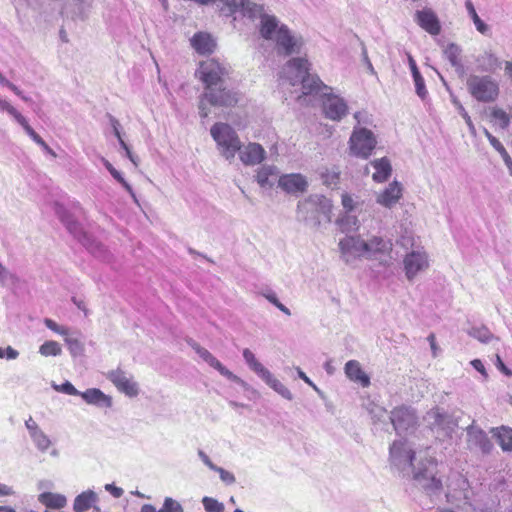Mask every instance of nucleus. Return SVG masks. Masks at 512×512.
Instances as JSON below:
<instances>
[{
	"label": "nucleus",
	"mask_w": 512,
	"mask_h": 512,
	"mask_svg": "<svg viewBox=\"0 0 512 512\" xmlns=\"http://www.w3.org/2000/svg\"><path fill=\"white\" fill-rule=\"evenodd\" d=\"M111 125L113 127L114 135L117 137L121 147L126 151V154H127L128 158L132 162H134L132 153H131L128 145L126 144V142L123 140V138L121 136V133H120V130H119V127H120L119 121L117 119H115L114 117H111Z\"/></svg>",
	"instance_id": "43"
},
{
	"label": "nucleus",
	"mask_w": 512,
	"mask_h": 512,
	"mask_svg": "<svg viewBox=\"0 0 512 512\" xmlns=\"http://www.w3.org/2000/svg\"><path fill=\"white\" fill-rule=\"evenodd\" d=\"M370 164L375 170L374 173L372 174V178L374 181L382 183L390 177L392 167L388 158L383 157L380 159H376L372 161Z\"/></svg>",
	"instance_id": "28"
},
{
	"label": "nucleus",
	"mask_w": 512,
	"mask_h": 512,
	"mask_svg": "<svg viewBox=\"0 0 512 512\" xmlns=\"http://www.w3.org/2000/svg\"><path fill=\"white\" fill-rule=\"evenodd\" d=\"M210 133L221 155L227 160L234 159L241 148V141L236 131L229 124L219 122L211 127Z\"/></svg>",
	"instance_id": "4"
},
{
	"label": "nucleus",
	"mask_w": 512,
	"mask_h": 512,
	"mask_svg": "<svg viewBox=\"0 0 512 512\" xmlns=\"http://www.w3.org/2000/svg\"><path fill=\"white\" fill-rule=\"evenodd\" d=\"M389 420L398 435L413 432L418 425V417L414 409L409 406L394 408Z\"/></svg>",
	"instance_id": "10"
},
{
	"label": "nucleus",
	"mask_w": 512,
	"mask_h": 512,
	"mask_svg": "<svg viewBox=\"0 0 512 512\" xmlns=\"http://www.w3.org/2000/svg\"><path fill=\"white\" fill-rule=\"evenodd\" d=\"M0 84L7 86L11 91H13L17 96H20L23 100H27V98L22 95L21 90L12 82L8 81L1 73Z\"/></svg>",
	"instance_id": "52"
},
{
	"label": "nucleus",
	"mask_w": 512,
	"mask_h": 512,
	"mask_svg": "<svg viewBox=\"0 0 512 512\" xmlns=\"http://www.w3.org/2000/svg\"><path fill=\"white\" fill-rule=\"evenodd\" d=\"M402 197V186L398 181L391 182L383 191L377 194L376 202L385 207L392 208Z\"/></svg>",
	"instance_id": "18"
},
{
	"label": "nucleus",
	"mask_w": 512,
	"mask_h": 512,
	"mask_svg": "<svg viewBox=\"0 0 512 512\" xmlns=\"http://www.w3.org/2000/svg\"><path fill=\"white\" fill-rule=\"evenodd\" d=\"M108 379L115 387L129 397H135L139 393L138 385L128 377L121 369L112 370L108 373Z\"/></svg>",
	"instance_id": "16"
},
{
	"label": "nucleus",
	"mask_w": 512,
	"mask_h": 512,
	"mask_svg": "<svg viewBox=\"0 0 512 512\" xmlns=\"http://www.w3.org/2000/svg\"><path fill=\"white\" fill-rule=\"evenodd\" d=\"M310 63L305 58H293L284 68L286 78L291 85L302 84L303 94L308 95L318 91V84L310 79Z\"/></svg>",
	"instance_id": "5"
},
{
	"label": "nucleus",
	"mask_w": 512,
	"mask_h": 512,
	"mask_svg": "<svg viewBox=\"0 0 512 512\" xmlns=\"http://www.w3.org/2000/svg\"><path fill=\"white\" fill-rule=\"evenodd\" d=\"M44 324L51 331L64 337V342L72 356H78L83 353L84 346L82 342L77 337L70 335L68 327L59 325L50 318L44 319Z\"/></svg>",
	"instance_id": "12"
},
{
	"label": "nucleus",
	"mask_w": 512,
	"mask_h": 512,
	"mask_svg": "<svg viewBox=\"0 0 512 512\" xmlns=\"http://www.w3.org/2000/svg\"><path fill=\"white\" fill-rule=\"evenodd\" d=\"M105 489L115 498H120L124 493L122 488L117 487L114 484H106Z\"/></svg>",
	"instance_id": "57"
},
{
	"label": "nucleus",
	"mask_w": 512,
	"mask_h": 512,
	"mask_svg": "<svg viewBox=\"0 0 512 512\" xmlns=\"http://www.w3.org/2000/svg\"><path fill=\"white\" fill-rule=\"evenodd\" d=\"M193 349L196 353L211 367L216 369L222 376L236 381L238 377L228 370L216 357H214L207 349L201 347L198 344H194Z\"/></svg>",
	"instance_id": "21"
},
{
	"label": "nucleus",
	"mask_w": 512,
	"mask_h": 512,
	"mask_svg": "<svg viewBox=\"0 0 512 512\" xmlns=\"http://www.w3.org/2000/svg\"><path fill=\"white\" fill-rule=\"evenodd\" d=\"M415 452L407 440H395L389 449V463L392 469L405 475L413 468V479L430 496H438L443 489L442 481L436 476L437 464L430 458L426 463L413 466Z\"/></svg>",
	"instance_id": "1"
},
{
	"label": "nucleus",
	"mask_w": 512,
	"mask_h": 512,
	"mask_svg": "<svg viewBox=\"0 0 512 512\" xmlns=\"http://www.w3.org/2000/svg\"><path fill=\"white\" fill-rule=\"evenodd\" d=\"M446 501L451 507L438 508L437 512H476L481 510L473 498L468 481L458 473H453L446 484Z\"/></svg>",
	"instance_id": "3"
},
{
	"label": "nucleus",
	"mask_w": 512,
	"mask_h": 512,
	"mask_svg": "<svg viewBox=\"0 0 512 512\" xmlns=\"http://www.w3.org/2000/svg\"><path fill=\"white\" fill-rule=\"evenodd\" d=\"M278 186L287 194L297 195L306 192L308 182L299 173L283 174L278 179Z\"/></svg>",
	"instance_id": "15"
},
{
	"label": "nucleus",
	"mask_w": 512,
	"mask_h": 512,
	"mask_svg": "<svg viewBox=\"0 0 512 512\" xmlns=\"http://www.w3.org/2000/svg\"><path fill=\"white\" fill-rule=\"evenodd\" d=\"M466 85L470 95L478 102H494L499 96V84L489 75H470Z\"/></svg>",
	"instance_id": "6"
},
{
	"label": "nucleus",
	"mask_w": 512,
	"mask_h": 512,
	"mask_svg": "<svg viewBox=\"0 0 512 512\" xmlns=\"http://www.w3.org/2000/svg\"><path fill=\"white\" fill-rule=\"evenodd\" d=\"M491 117L493 124L501 129H506L510 124L509 115L501 108L493 107L491 109Z\"/></svg>",
	"instance_id": "36"
},
{
	"label": "nucleus",
	"mask_w": 512,
	"mask_h": 512,
	"mask_svg": "<svg viewBox=\"0 0 512 512\" xmlns=\"http://www.w3.org/2000/svg\"><path fill=\"white\" fill-rule=\"evenodd\" d=\"M61 220L65 223V225L67 226V228L69 229L70 232L77 233L78 228H79V225L77 222L70 221V220L66 219L64 216H61Z\"/></svg>",
	"instance_id": "60"
},
{
	"label": "nucleus",
	"mask_w": 512,
	"mask_h": 512,
	"mask_svg": "<svg viewBox=\"0 0 512 512\" xmlns=\"http://www.w3.org/2000/svg\"><path fill=\"white\" fill-rule=\"evenodd\" d=\"M496 367L505 375L512 376V371L506 367V365L503 363L501 357L499 355H496Z\"/></svg>",
	"instance_id": "58"
},
{
	"label": "nucleus",
	"mask_w": 512,
	"mask_h": 512,
	"mask_svg": "<svg viewBox=\"0 0 512 512\" xmlns=\"http://www.w3.org/2000/svg\"><path fill=\"white\" fill-rule=\"evenodd\" d=\"M106 168L109 170L111 175L116 179L119 183L123 184L125 187H129L125 179L122 177L119 171H117L109 162L106 163Z\"/></svg>",
	"instance_id": "55"
},
{
	"label": "nucleus",
	"mask_w": 512,
	"mask_h": 512,
	"mask_svg": "<svg viewBox=\"0 0 512 512\" xmlns=\"http://www.w3.org/2000/svg\"><path fill=\"white\" fill-rule=\"evenodd\" d=\"M274 41L276 43L277 53L284 56L299 52L301 47V42L292 36L288 28L284 25L280 26L277 30V36Z\"/></svg>",
	"instance_id": "13"
},
{
	"label": "nucleus",
	"mask_w": 512,
	"mask_h": 512,
	"mask_svg": "<svg viewBox=\"0 0 512 512\" xmlns=\"http://www.w3.org/2000/svg\"><path fill=\"white\" fill-rule=\"evenodd\" d=\"M362 56H363V60H364V62L366 64V67H367L368 71L371 74H375L374 67H373V65H372V63H371V61H370V59L368 57V54H367V51H366L365 48H363V50H362Z\"/></svg>",
	"instance_id": "61"
},
{
	"label": "nucleus",
	"mask_w": 512,
	"mask_h": 512,
	"mask_svg": "<svg viewBox=\"0 0 512 512\" xmlns=\"http://www.w3.org/2000/svg\"><path fill=\"white\" fill-rule=\"evenodd\" d=\"M504 66L505 75L510 79L512 83V61H505Z\"/></svg>",
	"instance_id": "64"
},
{
	"label": "nucleus",
	"mask_w": 512,
	"mask_h": 512,
	"mask_svg": "<svg viewBox=\"0 0 512 512\" xmlns=\"http://www.w3.org/2000/svg\"><path fill=\"white\" fill-rule=\"evenodd\" d=\"M493 431L501 448L504 451H512V428L502 426Z\"/></svg>",
	"instance_id": "33"
},
{
	"label": "nucleus",
	"mask_w": 512,
	"mask_h": 512,
	"mask_svg": "<svg viewBox=\"0 0 512 512\" xmlns=\"http://www.w3.org/2000/svg\"><path fill=\"white\" fill-rule=\"evenodd\" d=\"M363 407L366 409L368 414L371 417L372 423L375 426H386L388 425L387 420L389 419L390 415H388L386 409L374 401L367 399L363 403Z\"/></svg>",
	"instance_id": "25"
},
{
	"label": "nucleus",
	"mask_w": 512,
	"mask_h": 512,
	"mask_svg": "<svg viewBox=\"0 0 512 512\" xmlns=\"http://www.w3.org/2000/svg\"><path fill=\"white\" fill-rule=\"evenodd\" d=\"M500 155H501L505 165L507 166L510 174L512 175V159H511V157L509 156V154L506 150L504 152H502Z\"/></svg>",
	"instance_id": "63"
},
{
	"label": "nucleus",
	"mask_w": 512,
	"mask_h": 512,
	"mask_svg": "<svg viewBox=\"0 0 512 512\" xmlns=\"http://www.w3.org/2000/svg\"><path fill=\"white\" fill-rule=\"evenodd\" d=\"M416 21L424 30L432 35L440 32V24L432 10H421L416 12Z\"/></svg>",
	"instance_id": "23"
},
{
	"label": "nucleus",
	"mask_w": 512,
	"mask_h": 512,
	"mask_svg": "<svg viewBox=\"0 0 512 512\" xmlns=\"http://www.w3.org/2000/svg\"><path fill=\"white\" fill-rule=\"evenodd\" d=\"M426 420L433 428L442 429L446 435H449L456 426L454 421L439 408L430 410L427 413Z\"/></svg>",
	"instance_id": "20"
},
{
	"label": "nucleus",
	"mask_w": 512,
	"mask_h": 512,
	"mask_svg": "<svg viewBox=\"0 0 512 512\" xmlns=\"http://www.w3.org/2000/svg\"><path fill=\"white\" fill-rule=\"evenodd\" d=\"M39 353L42 356H59L62 353V348L60 344L54 340H49L44 342L40 348Z\"/></svg>",
	"instance_id": "39"
},
{
	"label": "nucleus",
	"mask_w": 512,
	"mask_h": 512,
	"mask_svg": "<svg viewBox=\"0 0 512 512\" xmlns=\"http://www.w3.org/2000/svg\"><path fill=\"white\" fill-rule=\"evenodd\" d=\"M82 399L87 404H93V405H104L106 407H111L112 400L111 397L105 395L100 389L98 388H90L87 389L84 392H80V395Z\"/></svg>",
	"instance_id": "29"
},
{
	"label": "nucleus",
	"mask_w": 512,
	"mask_h": 512,
	"mask_svg": "<svg viewBox=\"0 0 512 512\" xmlns=\"http://www.w3.org/2000/svg\"><path fill=\"white\" fill-rule=\"evenodd\" d=\"M476 61L481 71L491 73L501 68L503 64L499 57L492 51H484L477 57Z\"/></svg>",
	"instance_id": "27"
},
{
	"label": "nucleus",
	"mask_w": 512,
	"mask_h": 512,
	"mask_svg": "<svg viewBox=\"0 0 512 512\" xmlns=\"http://www.w3.org/2000/svg\"><path fill=\"white\" fill-rule=\"evenodd\" d=\"M240 161L246 166H254L260 164L266 157L264 148L255 142H250L247 145H242L240 150L237 151Z\"/></svg>",
	"instance_id": "17"
},
{
	"label": "nucleus",
	"mask_w": 512,
	"mask_h": 512,
	"mask_svg": "<svg viewBox=\"0 0 512 512\" xmlns=\"http://www.w3.org/2000/svg\"><path fill=\"white\" fill-rule=\"evenodd\" d=\"M160 512H184L182 506L172 498L167 497L164 500L163 507Z\"/></svg>",
	"instance_id": "47"
},
{
	"label": "nucleus",
	"mask_w": 512,
	"mask_h": 512,
	"mask_svg": "<svg viewBox=\"0 0 512 512\" xmlns=\"http://www.w3.org/2000/svg\"><path fill=\"white\" fill-rule=\"evenodd\" d=\"M345 373L347 377L362 387L370 385V377L362 370L361 365L356 360H350L345 364Z\"/></svg>",
	"instance_id": "24"
},
{
	"label": "nucleus",
	"mask_w": 512,
	"mask_h": 512,
	"mask_svg": "<svg viewBox=\"0 0 512 512\" xmlns=\"http://www.w3.org/2000/svg\"><path fill=\"white\" fill-rule=\"evenodd\" d=\"M0 110L7 111L14 119L19 123L23 120L24 116H22L9 102L6 100L0 99Z\"/></svg>",
	"instance_id": "49"
},
{
	"label": "nucleus",
	"mask_w": 512,
	"mask_h": 512,
	"mask_svg": "<svg viewBox=\"0 0 512 512\" xmlns=\"http://www.w3.org/2000/svg\"><path fill=\"white\" fill-rule=\"evenodd\" d=\"M243 357L248 366L257 374L265 377L270 376V372L256 359L254 353L248 348L243 350Z\"/></svg>",
	"instance_id": "34"
},
{
	"label": "nucleus",
	"mask_w": 512,
	"mask_h": 512,
	"mask_svg": "<svg viewBox=\"0 0 512 512\" xmlns=\"http://www.w3.org/2000/svg\"><path fill=\"white\" fill-rule=\"evenodd\" d=\"M38 501L50 509H62L67 505V499L64 495L53 492L39 494Z\"/></svg>",
	"instance_id": "31"
},
{
	"label": "nucleus",
	"mask_w": 512,
	"mask_h": 512,
	"mask_svg": "<svg viewBox=\"0 0 512 512\" xmlns=\"http://www.w3.org/2000/svg\"><path fill=\"white\" fill-rule=\"evenodd\" d=\"M468 333L471 337L479 340L482 343H487L493 338L492 333L488 328L484 326L472 327Z\"/></svg>",
	"instance_id": "41"
},
{
	"label": "nucleus",
	"mask_w": 512,
	"mask_h": 512,
	"mask_svg": "<svg viewBox=\"0 0 512 512\" xmlns=\"http://www.w3.org/2000/svg\"><path fill=\"white\" fill-rule=\"evenodd\" d=\"M414 85H415V91L416 94L422 99L425 100L428 96V91L425 86L424 78L422 77L421 73L412 76Z\"/></svg>",
	"instance_id": "45"
},
{
	"label": "nucleus",
	"mask_w": 512,
	"mask_h": 512,
	"mask_svg": "<svg viewBox=\"0 0 512 512\" xmlns=\"http://www.w3.org/2000/svg\"><path fill=\"white\" fill-rule=\"evenodd\" d=\"M467 437V442L470 448H476L481 450L483 453H488L493 447L486 433L474 425L468 427Z\"/></svg>",
	"instance_id": "19"
},
{
	"label": "nucleus",
	"mask_w": 512,
	"mask_h": 512,
	"mask_svg": "<svg viewBox=\"0 0 512 512\" xmlns=\"http://www.w3.org/2000/svg\"><path fill=\"white\" fill-rule=\"evenodd\" d=\"M191 46L198 54L208 55L214 52L216 42L209 33L198 32L191 38Z\"/></svg>",
	"instance_id": "22"
},
{
	"label": "nucleus",
	"mask_w": 512,
	"mask_h": 512,
	"mask_svg": "<svg viewBox=\"0 0 512 512\" xmlns=\"http://www.w3.org/2000/svg\"><path fill=\"white\" fill-rule=\"evenodd\" d=\"M461 53V49L456 44H449L445 50L444 55L448 59V61L451 63L453 67H461V62L459 59Z\"/></svg>",
	"instance_id": "40"
},
{
	"label": "nucleus",
	"mask_w": 512,
	"mask_h": 512,
	"mask_svg": "<svg viewBox=\"0 0 512 512\" xmlns=\"http://www.w3.org/2000/svg\"><path fill=\"white\" fill-rule=\"evenodd\" d=\"M32 438L37 443V445L42 449H46L50 445V440L46 437V435L42 431L33 432Z\"/></svg>",
	"instance_id": "50"
},
{
	"label": "nucleus",
	"mask_w": 512,
	"mask_h": 512,
	"mask_svg": "<svg viewBox=\"0 0 512 512\" xmlns=\"http://www.w3.org/2000/svg\"><path fill=\"white\" fill-rule=\"evenodd\" d=\"M56 389L60 392L68 394V395H73V396L80 395V392L68 381L63 383L61 386L57 387Z\"/></svg>",
	"instance_id": "53"
},
{
	"label": "nucleus",
	"mask_w": 512,
	"mask_h": 512,
	"mask_svg": "<svg viewBox=\"0 0 512 512\" xmlns=\"http://www.w3.org/2000/svg\"><path fill=\"white\" fill-rule=\"evenodd\" d=\"M202 503L206 512H224V505L212 497H204Z\"/></svg>",
	"instance_id": "44"
},
{
	"label": "nucleus",
	"mask_w": 512,
	"mask_h": 512,
	"mask_svg": "<svg viewBox=\"0 0 512 512\" xmlns=\"http://www.w3.org/2000/svg\"><path fill=\"white\" fill-rule=\"evenodd\" d=\"M354 119L356 120L355 126L367 127L372 124V116L366 111H358L354 113Z\"/></svg>",
	"instance_id": "46"
},
{
	"label": "nucleus",
	"mask_w": 512,
	"mask_h": 512,
	"mask_svg": "<svg viewBox=\"0 0 512 512\" xmlns=\"http://www.w3.org/2000/svg\"><path fill=\"white\" fill-rule=\"evenodd\" d=\"M342 205L346 209L347 212H351L355 208V201L350 195L343 194L342 195Z\"/></svg>",
	"instance_id": "56"
},
{
	"label": "nucleus",
	"mask_w": 512,
	"mask_h": 512,
	"mask_svg": "<svg viewBox=\"0 0 512 512\" xmlns=\"http://www.w3.org/2000/svg\"><path fill=\"white\" fill-rule=\"evenodd\" d=\"M465 7L467 9V12L469 14V16L471 17V19L473 20V23L476 27V29L482 33V34H485L487 31H488V25L485 24L481 19L480 17L478 16L476 10H475V7L473 5V3L471 2V0H467L465 2Z\"/></svg>",
	"instance_id": "37"
},
{
	"label": "nucleus",
	"mask_w": 512,
	"mask_h": 512,
	"mask_svg": "<svg viewBox=\"0 0 512 512\" xmlns=\"http://www.w3.org/2000/svg\"><path fill=\"white\" fill-rule=\"evenodd\" d=\"M280 28L278 21L274 16L263 15L260 21L259 32L262 38L274 40L277 36V30Z\"/></svg>",
	"instance_id": "30"
},
{
	"label": "nucleus",
	"mask_w": 512,
	"mask_h": 512,
	"mask_svg": "<svg viewBox=\"0 0 512 512\" xmlns=\"http://www.w3.org/2000/svg\"><path fill=\"white\" fill-rule=\"evenodd\" d=\"M18 355V351L13 349L11 346L0 348V358L6 357L7 359H16Z\"/></svg>",
	"instance_id": "54"
},
{
	"label": "nucleus",
	"mask_w": 512,
	"mask_h": 512,
	"mask_svg": "<svg viewBox=\"0 0 512 512\" xmlns=\"http://www.w3.org/2000/svg\"><path fill=\"white\" fill-rule=\"evenodd\" d=\"M223 2L227 7H229L231 12H236L238 10H242L245 7H248L250 5V2L248 0H220Z\"/></svg>",
	"instance_id": "48"
},
{
	"label": "nucleus",
	"mask_w": 512,
	"mask_h": 512,
	"mask_svg": "<svg viewBox=\"0 0 512 512\" xmlns=\"http://www.w3.org/2000/svg\"><path fill=\"white\" fill-rule=\"evenodd\" d=\"M348 144L351 155L367 159L376 148L377 137L367 127L354 126Z\"/></svg>",
	"instance_id": "7"
},
{
	"label": "nucleus",
	"mask_w": 512,
	"mask_h": 512,
	"mask_svg": "<svg viewBox=\"0 0 512 512\" xmlns=\"http://www.w3.org/2000/svg\"><path fill=\"white\" fill-rule=\"evenodd\" d=\"M484 134L487 137L490 144L496 151L499 152V154L506 150L504 146L501 144V142L496 137H494L486 128L484 129Z\"/></svg>",
	"instance_id": "51"
},
{
	"label": "nucleus",
	"mask_w": 512,
	"mask_h": 512,
	"mask_svg": "<svg viewBox=\"0 0 512 512\" xmlns=\"http://www.w3.org/2000/svg\"><path fill=\"white\" fill-rule=\"evenodd\" d=\"M338 247L340 256L346 264L352 265L357 260L364 258V239L360 236L346 235L339 240Z\"/></svg>",
	"instance_id": "11"
},
{
	"label": "nucleus",
	"mask_w": 512,
	"mask_h": 512,
	"mask_svg": "<svg viewBox=\"0 0 512 512\" xmlns=\"http://www.w3.org/2000/svg\"><path fill=\"white\" fill-rule=\"evenodd\" d=\"M322 114L332 121H341L348 114L346 101L333 88L322 82Z\"/></svg>",
	"instance_id": "8"
},
{
	"label": "nucleus",
	"mask_w": 512,
	"mask_h": 512,
	"mask_svg": "<svg viewBox=\"0 0 512 512\" xmlns=\"http://www.w3.org/2000/svg\"><path fill=\"white\" fill-rule=\"evenodd\" d=\"M278 176V170L273 165H263L257 169L255 179L261 188H271Z\"/></svg>",
	"instance_id": "26"
},
{
	"label": "nucleus",
	"mask_w": 512,
	"mask_h": 512,
	"mask_svg": "<svg viewBox=\"0 0 512 512\" xmlns=\"http://www.w3.org/2000/svg\"><path fill=\"white\" fill-rule=\"evenodd\" d=\"M19 124L24 128L25 132L32 138L34 142L40 145L47 152L53 153L51 148L47 145V143L29 125L25 117L23 118V120L19 122Z\"/></svg>",
	"instance_id": "38"
},
{
	"label": "nucleus",
	"mask_w": 512,
	"mask_h": 512,
	"mask_svg": "<svg viewBox=\"0 0 512 512\" xmlns=\"http://www.w3.org/2000/svg\"><path fill=\"white\" fill-rule=\"evenodd\" d=\"M96 496L93 492H83L78 495L73 504L75 512H85L89 510L95 502Z\"/></svg>",
	"instance_id": "32"
},
{
	"label": "nucleus",
	"mask_w": 512,
	"mask_h": 512,
	"mask_svg": "<svg viewBox=\"0 0 512 512\" xmlns=\"http://www.w3.org/2000/svg\"><path fill=\"white\" fill-rule=\"evenodd\" d=\"M471 365L473 366V368L475 370H477L479 373H481L484 378H487V372H486L485 366L481 360L474 359L471 361Z\"/></svg>",
	"instance_id": "59"
},
{
	"label": "nucleus",
	"mask_w": 512,
	"mask_h": 512,
	"mask_svg": "<svg viewBox=\"0 0 512 512\" xmlns=\"http://www.w3.org/2000/svg\"><path fill=\"white\" fill-rule=\"evenodd\" d=\"M430 266L429 256L423 248L408 252L403 258V270L409 282L424 273Z\"/></svg>",
	"instance_id": "9"
},
{
	"label": "nucleus",
	"mask_w": 512,
	"mask_h": 512,
	"mask_svg": "<svg viewBox=\"0 0 512 512\" xmlns=\"http://www.w3.org/2000/svg\"><path fill=\"white\" fill-rule=\"evenodd\" d=\"M365 253L364 258L370 260H379L382 256L388 255L392 251V243L379 236H373L364 240Z\"/></svg>",
	"instance_id": "14"
},
{
	"label": "nucleus",
	"mask_w": 512,
	"mask_h": 512,
	"mask_svg": "<svg viewBox=\"0 0 512 512\" xmlns=\"http://www.w3.org/2000/svg\"><path fill=\"white\" fill-rule=\"evenodd\" d=\"M452 103L454 104L462 118L468 114L463 105L461 104V102L457 98L453 97Z\"/></svg>",
	"instance_id": "62"
},
{
	"label": "nucleus",
	"mask_w": 512,
	"mask_h": 512,
	"mask_svg": "<svg viewBox=\"0 0 512 512\" xmlns=\"http://www.w3.org/2000/svg\"><path fill=\"white\" fill-rule=\"evenodd\" d=\"M337 225L342 232L348 233L357 230L359 222L356 216L346 213L337 220Z\"/></svg>",
	"instance_id": "35"
},
{
	"label": "nucleus",
	"mask_w": 512,
	"mask_h": 512,
	"mask_svg": "<svg viewBox=\"0 0 512 512\" xmlns=\"http://www.w3.org/2000/svg\"><path fill=\"white\" fill-rule=\"evenodd\" d=\"M227 74V69L215 59H207L200 63L198 78L202 81L205 88L199 104L201 117L205 118L208 116L204 100H207L213 106L230 107L237 104L238 99L234 92L226 88H215L217 85H221Z\"/></svg>",
	"instance_id": "2"
},
{
	"label": "nucleus",
	"mask_w": 512,
	"mask_h": 512,
	"mask_svg": "<svg viewBox=\"0 0 512 512\" xmlns=\"http://www.w3.org/2000/svg\"><path fill=\"white\" fill-rule=\"evenodd\" d=\"M204 461H205V463H206V464H207L211 469H213V470H215V471H217V472L219 473V476H220V478H221V480H222L223 482H225L226 484H232V483H234V482H235V477H234V475H233L231 472H229V471H227V470H225V469H223V468H221V467H216V466H215V465H213V463L208 459V457H207V456H205Z\"/></svg>",
	"instance_id": "42"
}]
</instances>
